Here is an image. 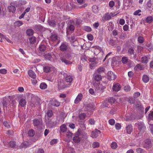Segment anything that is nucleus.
I'll list each match as a JSON object with an SVG mask.
<instances>
[{
    "label": "nucleus",
    "mask_w": 153,
    "mask_h": 153,
    "mask_svg": "<svg viewBox=\"0 0 153 153\" xmlns=\"http://www.w3.org/2000/svg\"><path fill=\"white\" fill-rule=\"evenodd\" d=\"M65 80L66 82L71 83L73 80L72 76L69 75L67 76L65 78Z\"/></svg>",
    "instance_id": "c85d7f7f"
},
{
    "label": "nucleus",
    "mask_w": 153,
    "mask_h": 153,
    "mask_svg": "<svg viewBox=\"0 0 153 153\" xmlns=\"http://www.w3.org/2000/svg\"><path fill=\"white\" fill-rule=\"evenodd\" d=\"M51 68L48 66H45L44 68V70L46 73L49 72Z\"/></svg>",
    "instance_id": "5fc2aeb1"
},
{
    "label": "nucleus",
    "mask_w": 153,
    "mask_h": 153,
    "mask_svg": "<svg viewBox=\"0 0 153 153\" xmlns=\"http://www.w3.org/2000/svg\"><path fill=\"white\" fill-rule=\"evenodd\" d=\"M57 34L56 33L52 34L50 36L51 40L52 42H55L58 39Z\"/></svg>",
    "instance_id": "aec40b11"
},
{
    "label": "nucleus",
    "mask_w": 153,
    "mask_h": 153,
    "mask_svg": "<svg viewBox=\"0 0 153 153\" xmlns=\"http://www.w3.org/2000/svg\"><path fill=\"white\" fill-rule=\"evenodd\" d=\"M122 62L123 64H126L128 62L131 63L132 62L126 56L123 57L122 58Z\"/></svg>",
    "instance_id": "f3484780"
},
{
    "label": "nucleus",
    "mask_w": 153,
    "mask_h": 153,
    "mask_svg": "<svg viewBox=\"0 0 153 153\" xmlns=\"http://www.w3.org/2000/svg\"><path fill=\"white\" fill-rule=\"evenodd\" d=\"M82 98V94L80 93L79 94L77 97H76V98L75 99L74 102L76 103L77 104L78 102H79L80 101H81V99Z\"/></svg>",
    "instance_id": "a211bd4d"
},
{
    "label": "nucleus",
    "mask_w": 153,
    "mask_h": 153,
    "mask_svg": "<svg viewBox=\"0 0 153 153\" xmlns=\"http://www.w3.org/2000/svg\"><path fill=\"white\" fill-rule=\"evenodd\" d=\"M140 95V93L139 92H136L134 94L133 97L134 98H137Z\"/></svg>",
    "instance_id": "338daca9"
},
{
    "label": "nucleus",
    "mask_w": 153,
    "mask_h": 153,
    "mask_svg": "<svg viewBox=\"0 0 153 153\" xmlns=\"http://www.w3.org/2000/svg\"><path fill=\"white\" fill-rule=\"evenodd\" d=\"M70 41L71 42H72L73 45L74 46H77L78 44V41L76 39L75 37L74 36H71L70 38Z\"/></svg>",
    "instance_id": "dca6fc26"
},
{
    "label": "nucleus",
    "mask_w": 153,
    "mask_h": 153,
    "mask_svg": "<svg viewBox=\"0 0 153 153\" xmlns=\"http://www.w3.org/2000/svg\"><path fill=\"white\" fill-rule=\"evenodd\" d=\"M3 124L4 126L7 128H8L10 127V123L7 121H4L3 123Z\"/></svg>",
    "instance_id": "bf43d9fd"
},
{
    "label": "nucleus",
    "mask_w": 153,
    "mask_h": 153,
    "mask_svg": "<svg viewBox=\"0 0 153 153\" xmlns=\"http://www.w3.org/2000/svg\"><path fill=\"white\" fill-rule=\"evenodd\" d=\"M15 3L16 2H13L11 3L10 5L8 7L9 12H12L13 13L15 12L16 10Z\"/></svg>",
    "instance_id": "7ed1b4c3"
},
{
    "label": "nucleus",
    "mask_w": 153,
    "mask_h": 153,
    "mask_svg": "<svg viewBox=\"0 0 153 153\" xmlns=\"http://www.w3.org/2000/svg\"><path fill=\"white\" fill-rule=\"evenodd\" d=\"M28 74L29 76L32 78H36V75L35 73L34 72L30 70L28 71Z\"/></svg>",
    "instance_id": "b1692460"
},
{
    "label": "nucleus",
    "mask_w": 153,
    "mask_h": 153,
    "mask_svg": "<svg viewBox=\"0 0 153 153\" xmlns=\"http://www.w3.org/2000/svg\"><path fill=\"white\" fill-rule=\"evenodd\" d=\"M121 89V86L119 83L114 84L112 88L113 91L117 92L120 90Z\"/></svg>",
    "instance_id": "f8f14e48"
},
{
    "label": "nucleus",
    "mask_w": 153,
    "mask_h": 153,
    "mask_svg": "<svg viewBox=\"0 0 153 153\" xmlns=\"http://www.w3.org/2000/svg\"><path fill=\"white\" fill-rule=\"evenodd\" d=\"M26 33L28 36H31L33 34L34 31L32 29H28L26 31Z\"/></svg>",
    "instance_id": "72a5a7b5"
},
{
    "label": "nucleus",
    "mask_w": 153,
    "mask_h": 153,
    "mask_svg": "<svg viewBox=\"0 0 153 153\" xmlns=\"http://www.w3.org/2000/svg\"><path fill=\"white\" fill-rule=\"evenodd\" d=\"M2 103L4 107H7L9 105L8 100H6V98L3 99Z\"/></svg>",
    "instance_id": "bb28decb"
},
{
    "label": "nucleus",
    "mask_w": 153,
    "mask_h": 153,
    "mask_svg": "<svg viewBox=\"0 0 153 153\" xmlns=\"http://www.w3.org/2000/svg\"><path fill=\"white\" fill-rule=\"evenodd\" d=\"M115 3L113 1H111L109 3V6L111 7H113Z\"/></svg>",
    "instance_id": "0e129e2a"
},
{
    "label": "nucleus",
    "mask_w": 153,
    "mask_h": 153,
    "mask_svg": "<svg viewBox=\"0 0 153 153\" xmlns=\"http://www.w3.org/2000/svg\"><path fill=\"white\" fill-rule=\"evenodd\" d=\"M84 29L87 32H90L91 31V28L88 26H85L84 27Z\"/></svg>",
    "instance_id": "052dcab7"
},
{
    "label": "nucleus",
    "mask_w": 153,
    "mask_h": 153,
    "mask_svg": "<svg viewBox=\"0 0 153 153\" xmlns=\"http://www.w3.org/2000/svg\"><path fill=\"white\" fill-rule=\"evenodd\" d=\"M100 144L97 142H95L92 144V147L94 148H97L99 146Z\"/></svg>",
    "instance_id": "49530a36"
},
{
    "label": "nucleus",
    "mask_w": 153,
    "mask_h": 153,
    "mask_svg": "<svg viewBox=\"0 0 153 153\" xmlns=\"http://www.w3.org/2000/svg\"><path fill=\"white\" fill-rule=\"evenodd\" d=\"M94 85L97 90L100 91L102 92L103 91V90L105 88L104 86L100 83H95Z\"/></svg>",
    "instance_id": "0eeeda50"
},
{
    "label": "nucleus",
    "mask_w": 153,
    "mask_h": 153,
    "mask_svg": "<svg viewBox=\"0 0 153 153\" xmlns=\"http://www.w3.org/2000/svg\"><path fill=\"white\" fill-rule=\"evenodd\" d=\"M29 145V143L27 141L23 142L20 145L19 147L20 149H22L23 148H26Z\"/></svg>",
    "instance_id": "5701e85b"
},
{
    "label": "nucleus",
    "mask_w": 153,
    "mask_h": 153,
    "mask_svg": "<svg viewBox=\"0 0 153 153\" xmlns=\"http://www.w3.org/2000/svg\"><path fill=\"white\" fill-rule=\"evenodd\" d=\"M144 142L145 144H144V146L145 147H146V146L147 147H149L151 146L150 144L151 143V141L149 139H147L145 140Z\"/></svg>",
    "instance_id": "2f4dec72"
},
{
    "label": "nucleus",
    "mask_w": 153,
    "mask_h": 153,
    "mask_svg": "<svg viewBox=\"0 0 153 153\" xmlns=\"http://www.w3.org/2000/svg\"><path fill=\"white\" fill-rule=\"evenodd\" d=\"M86 134L82 132V129L79 128L77 132L75 133L74 136L73 138V141L76 143H78L80 141V139L82 137V138H85Z\"/></svg>",
    "instance_id": "f257e3e1"
},
{
    "label": "nucleus",
    "mask_w": 153,
    "mask_h": 153,
    "mask_svg": "<svg viewBox=\"0 0 153 153\" xmlns=\"http://www.w3.org/2000/svg\"><path fill=\"white\" fill-rule=\"evenodd\" d=\"M93 78L94 80L96 81L99 82L101 80L102 78L101 75L94 74L93 75Z\"/></svg>",
    "instance_id": "4468645a"
},
{
    "label": "nucleus",
    "mask_w": 153,
    "mask_h": 153,
    "mask_svg": "<svg viewBox=\"0 0 153 153\" xmlns=\"http://www.w3.org/2000/svg\"><path fill=\"white\" fill-rule=\"evenodd\" d=\"M31 102L33 104H36V105L39 104V102L38 100L35 98H32L31 100Z\"/></svg>",
    "instance_id": "37998d69"
},
{
    "label": "nucleus",
    "mask_w": 153,
    "mask_h": 153,
    "mask_svg": "<svg viewBox=\"0 0 153 153\" xmlns=\"http://www.w3.org/2000/svg\"><path fill=\"white\" fill-rule=\"evenodd\" d=\"M46 46L44 45H41L39 47V49L40 51L44 52L46 50Z\"/></svg>",
    "instance_id": "473e14b6"
},
{
    "label": "nucleus",
    "mask_w": 153,
    "mask_h": 153,
    "mask_svg": "<svg viewBox=\"0 0 153 153\" xmlns=\"http://www.w3.org/2000/svg\"><path fill=\"white\" fill-rule=\"evenodd\" d=\"M100 133V131L96 129L94 131L92 132L91 136L93 138H96L98 136L99 134Z\"/></svg>",
    "instance_id": "9b49d317"
},
{
    "label": "nucleus",
    "mask_w": 153,
    "mask_h": 153,
    "mask_svg": "<svg viewBox=\"0 0 153 153\" xmlns=\"http://www.w3.org/2000/svg\"><path fill=\"white\" fill-rule=\"evenodd\" d=\"M8 143L9 146L11 148H14L16 145V143L14 141H10L9 143Z\"/></svg>",
    "instance_id": "f704fd0d"
},
{
    "label": "nucleus",
    "mask_w": 153,
    "mask_h": 153,
    "mask_svg": "<svg viewBox=\"0 0 153 153\" xmlns=\"http://www.w3.org/2000/svg\"><path fill=\"white\" fill-rule=\"evenodd\" d=\"M128 102L131 104H134L135 102V100L132 98H130L128 99Z\"/></svg>",
    "instance_id": "864d4df0"
},
{
    "label": "nucleus",
    "mask_w": 153,
    "mask_h": 153,
    "mask_svg": "<svg viewBox=\"0 0 153 153\" xmlns=\"http://www.w3.org/2000/svg\"><path fill=\"white\" fill-rule=\"evenodd\" d=\"M66 126L65 125H63L60 127V131L63 132L66 131Z\"/></svg>",
    "instance_id": "c9c22d12"
},
{
    "label": "nucleus",
    "mask_w": 153,
    "mask_h": 153,
    "mask_svg": "<svg viewBox=\"0 0 153 153\" xmlns=\"http://www.w3.org/2000/svg\"><path fill=\"white\" fill-rule=\"evenodd\" d=\"M35 131H34L32 130L31 129L30 130L28 133V134L29 136L30 137H33Z\"/></svg>",
    "instance_id": "c03bdc74"
},
{
    "label": "nucleus",
    "mask_w": 153,
    "mask_h": 153,
    "mask_svg": "<svg viewBox=\"0 0 153 153\" xmlns=\"http://www.w3.org/2000/svg\"><path fill=\"white\" fill-rule=\"evenodd\" d=\"M33 124L34 126L37 128H40L42 126L41 120L36 119L33 120Z\"/></svg>",
    "instance_id": "39448f33"
},
{
    "label": "nucleus",
    "mask_w": 153,
    "mask_h": 153,
    "mask_svg": "<svg viewBox=\"0 0 153 153\" xmlns=\"http://www.w3.org/2000/svg\"><path fill=\"white\" fill-rule=\"evenodd\" d=\"M23 23L22 21H18L15 22V24L16 26L17 27H19L22 25Z\"/></svg>",
    "instance_id": "de8ad7c7"
},
{
    "label": "nucleus",
    "mask_w": 153,
    "mask_h": 153,
    "mask_svg": "<svg viewBox=\"0 0 153 153\" xmlns=\"http://www.w3.org/2000/svg\"><path fill=\"white\" fill-rule=\"evenodd\" d=\"M141 62L143 63L147 64L148 62V58L147 56H143L141 59Z\"/></svg>",
    "instance_id": "a878e982"
},
{
    "label": "nucleus",
    "mask_w": 153,
    "mask_h": 153,
    "mask_svg": "<svg viewBox=\"0 0 153 153\" xmlns=\"http://www.w3.org/2000/svg\"><path fill=\"white\" fill-rule=\"evenodd\" d=\"M136 70L138 69L140 70H143L144 69V67L140 64H137L134 68Z\"/></svg>",
    "instance_id": "4be33fe9"
},
{
    "label": "nucleus",
    "mask_w": 153,
    "mask_h": 153,
    "mask_svg": "<svg viewBox=\"0 0 153 153\" xmlns=\"http://www.w3.org/2000/svg\"><path fill=\"white\" fill-rule=\"evenodd\" d=\"M19 103V105L21 106L24 107L26 104V101L25 99L22 98L20 100Z\"/></svg>",
    "instance_id": "393cba45"
},
{
    "label": "nucleus",
    "mask_w": 153,
    "mask_h": 153,
    "mask_svg": "<svg viewBox=\"0 0 153 153\" xmlns=\"http://www.w3.org/2000/svg\"><path fill=\"white\" fill-rule=\"evenodd\" d=\"M124 89L126 91L128 92L130 90V87L129 86H126L124 87Z\"/></svg>",
    "instance_id": "69168bd1"
},
{
    "label": "nucleus",
    "mask_w": 153,
    "mask_h": 153,
    "mask_svg": "<svg viewBox=\"0 0 153 153\" xmlns=\"http://www.w3.org/2000/svg\"><path fill=\"white\" fill-rule=\"evenodd\" d=\"M105 69L103 67H101L98 69V71L99 73L101 74L104 72Z\"/></svg>",
    "instance_id": "3c124183"
},
{
    "label": "nucleus",
    "mask_w": 153,
    "mask_h": 153,
    "mask_svg": "<svg viewBox=\"0 0 153 153\" xmlns=\"http://www.w3.org/2000/svg\"><path fill=\"white\" fill-rule=\"evenodd\" d=\"M68 86V85L65 84L62 80H60L58 82V88L60 89L65 88Z\"/></svg>",
    "instance_id": "6e6552de"
},
{
    "label": "nucleus",
    "mask_w": 153,
    "mask_h": 153,
    "mask_svg": "<svg viewBox=\"0 0 153 153\" xmlns=\"http://www.w3.org/2000/svg\"><path fill=\"white\" fill-rule=\"evenodd\" d=\"M87 37L89 40L91 41L93 39V36L91 34H89L87 35Z\"/></svg>",
    "instance_id": "e2e57ef3"
},
{
    "label": "nucleus",
    "mask_w": 153,
    "mask_h": 153,
    "mask_svg": "<svg viewBox=\"0 0 153 153\" xmlns=\"http://www.w3.org/2000/svg\"><path fill=\"white\" fill-rule=\"evenodd\" d=\"M68 45L66 42L62 43L59 47L60 50L62 52H64L67 51L68 48Z\"/></svg>",
    "instance_id": "423d86ee"
},
{
    "label": "nucleus",
    "mask_w": 153,
    "mask_h": 153,
    "mask_svg": "<svg viewBox=\"0 0 153 153\" xmlns=\"http://www.w3.org/2000/svg\"><path fill=\"white\" fill-rule=\"evenodd\" d=\"M29 40L30 43L31 44H34L35 43L36 41V38L34 36H33L32 37L29 38Z\"/></svg>",
    "instance_id": "58836bf2"
},
{
    "label": "nucleus",
    "mask_w": 153,
    "mask_h": 153,
    "mask_svg": "<svg viewBox=\"0 0 153 153\" xmlns=\"http://www.w3.org/2000/svg\"><path fill=\"white\" fill-rule=\"evenodd\" d=\"M109 123L111 125H113L115 123V121L113 119H111L109 120Z\"/></svg>",
    "instance_id": "4d7b16f0"
},
{
    "label": "nucleus",
    "mask_w": 153,
    "mask_h": 153,
    "mask_svg": "<svg viewBox=\"0 0 153 153\" xmlns=\"http://www.w3.org/2000/svg\"><path fill=\"white\" fill-rule=\"evenodd\" d=\"M111 103L109 102L108 100H106L104 101L101 105V107L103 108L109 109V108L111 107Z\"/></svg>",
    "instance_id": "9d476101"
},
{
    "label": "nucleus",
    "mask_w": 153,
    "mask_h": 153,
    "mask_svg": "<svg viewBox=\"0 0 153 153\" xmlns=\"http://www.w3.org/2000/svg\"><path fill=\"white\" fill-rule=\"evenodd\" d=\"M132 126L131 125H129L126 127V131L127 133L128 134H130L132 131Z\"/></svg>",
    "instance_id": "412c9836"
},
{
    "label": "nucleus",
    "mask_w": 153,
    "mask_h": 153,
    "mask_svg": "<svg viewBox=\"0 0 153 153\" xmlns=\"http://www.w3.org/2000/svg\"><path fill=\"white\" fill-rule=\"evenodd\" d=\"M152 18L151 16H149L147 17L146 19V21L147 22L150 23L152 20Z\"/></svg>",
    "instance_id": "a18cd8bd"
},
{
    "label": "nucleus",
    "mask_w": 153,
    "mask_h": 153,
    "mask_svg": "<svg viewBox=\"0 0 153 153\" xmlns=\"http://www.w3.org/2000/svg\"><path fill=\"white\" fill-rule=\"evenodd\" d=\"M44 57L45 59L49 60H51L52 59V56L51 54L49 53H47L44 55Z\"/></svg>",
    "instance_id": "cd10ccee"
},
{
    "label": "nucleus",
    "mask_w": 153,
    "mask_h": 153,
    "mask_svg": "<svg viewBox=\"0 0 153 153\" xmlns=\"http://www.w3.org/2000/svg\"><path fill=\"white\" fill-rule=\"evenodd\" d=\"M61 60L62 62L64 63L66 65H70L72 63V62L69 60L67 59L66 58L62 57L61 59Z\"/></svg>",
    "instance_id": "6ab92c4d"
},
{
    "label": "nucleus",
    "mask_w": 153,
    "mask_h": 153,
    "mask_svg": "<svg viewBox=\"0 0 153 153\" xmlns=\"http://www.w3.org/2000/svg\"><path fill=\"white\" fill-rule=\"evenodd\" d=\"M86 116V114L84 113H82L79 115V117L81 120H84Z\"/></svg>",
    "instance_id": "8fccbe9b"
},
{
    "label": "nucleus",
    "mask_w": 153,
    "mask_h": 153,
    "mask_svg": "<svg viewBox=\"0 0 153 153\" xmlns=\"http://www.w3.org/2000/svg\"><path fill=\"white\" fill-rule=\"evenodd\" d=\"M48 23L50 25L53 27L55 26L56 25L55 21L53 20L49 21Z\"/></svg>",
    "instance_id": "ea45409f"
},
{
    "label": "nucleus",
    "mask_w": 153,
    "mask_h": 153,
    "mask_svg": "<svg viewBox=\"0 0 153 153\" xmlns=\"http://www.w3.org/2000/svg\"><path fill=\"white\" fill-rule=\"evenodd\" d=\"M138 130L140 131H143L145 129V127L143 123L139 122L136 124Z\"/></svg>",
    "instance_id": "1a4fd4ad"
},
{
    "label": "nucleus",
    "mask_w": 153,
    "mask_h": 153,
    "mask_svg": "<svg viewBox=\"0 0 153 153\" xmlns=\"http://www.w3.org/2000/svg\"><path fill=\"white\" fill-rule=\"evenodd\" d=\"M144 41V39L142 36H140L138 37V41L140 43H143V42Z\"/></svg>",
    "instance_id": "603ef678"
},
{
    "label": "nucleus",
    "mask_w": 153,
    "mask_h": 153,
    "mask_svg": "<svg viewBox=\"0 0 153 153\" xmlns=\"http://www.w3.org/2000/svg\"><path fill=\"white\" fill-rule=\"evenodd\" d=\"M92 10L95 13H97L99 10L98 6L97 5H94L92 7Z\"/></svg>",
    "instance_id": "4c0bfd02"
},
{
    "label": "nucleus",
    "mask_w": 153,
    "mask_h": 153,
    "mask_svg": "<svg viewBox=\"0 0 153 153\" xmlns=\"http://www.w3.org/2000/svg\"><path fill=\"white\" fill-rule=\"evenodd\" d=\"M68 25L66 33L67 35H70L71 34L70 31L72 32L75 29L74 22L73 20H69L68 22Z\"/></svg>",
    "instance_id": "f03ea898"
},
{
    "label": "nucleus",
    "mask_w": 153,
    "mask_h": 153,
    "mask_svg": "<svg viewBox=\"0 0 153 153\" xmlns=\"http://www.w3.org/2000/svg\"><path fill=\"white\" fill-rule=\"evenodd\" d=\"M47 116L48 117H51L52 116V113L51 110H48L46 113Z\"/></svg>",
    "instance_id": "13d9d810"
},
{
    "label": "nucleus",
    "mask_w": 153,
    "mask_h": 153,
    "mask_svg": "<svg viewBox=\"0 0 153 153\" xmlns=\"http://www.w3.org/2000/svg\"><path fill=\"white\" fill-rule=\"evenodd\" d=\"M46 123L47 125L50 127H52L56 125V122L52 121L51 120L49 119L48 120H46Z\"/></svg>",
    "instance_id": "ddd939ff"
},
{
    "label": "nucleus",
    "mask_w": 153,
    "mask_h": 153,
    "mask_svg": "<svg viewBox=\"0 0 153 153\" xmlns=\"http://www.w3.org/2000/svg\"><path fill=\"white\" fill-rule=\"evenodd\" d=\"M136 151L138 153H144L143 150L140 148L137 149L136 150Z\"/></svg>",
    "instance_id": "774afa93"
},
{
    "label": "nucleus",
    "mask_w": 153,
    "mask_h": 153,
    "mask_svg": "<svg viewBox=\"0 0 153 153\" xmlns=\"http://www.w3.org/2000/svg\"><path fill=\"white\" fill-rule=\"evenodd\" d=\"M142 80L144 82L147 83L149 81V78L147 75H144L143 76Z\"/></svg>",
    "instance_id": "c756f323"
},
{
    "label": "nucleus",
    "mask_w": 153,
    "mask_h": 153,
    "mask_svg": "<svg viewBox=\"0 0 153 153\" xmlns=\"http://www.w3.org/2000/svg\"><path fill=\"white\" fill-rule=\"evenodd\" d=\"M111 18V16L109 14H105L104 16L102 18L104 20H108Z\"/></svg>",
    "instance_id": "e433bc0d"
},
{
    "label": "nucleus",
    "mask_w": 153,
    "mask_h": 153,
    "mask_svg": "<svg viewBox=\"0 0 153 153\" xmlns=\"http://www.w3.org/2000/svg\"><path fill=\"white\" fill-rule=\"evenodd\" d=\"M51 104L54 106L57 107L60 105V103L59 102L57 101L56 100H54L52 101Z\"/></svg>",
    "instance_id": "7c9ffc66"
},
{
    "label": "nucleus",
    "mask_w": 153,
    "mask_h": 153,
    "mask_svg": "<svg viewBox=\"0 0 153 153\" xmlns=\"http://www.w3.org/2000/svg\"><path fill=\"white\" fill-rule=\"evenodd\" d=\"M73 134L70 131L67 132L66 134V136L68 138H71Z\"/></svg>",
    "instance_id": "6e6d98bb"
},
{
    "label": "nucleus",
    "mask_w": 153,
    "mask_h": 153,
    "mask_svg": "<svg viewBox=\"0 0 153 153\" xmlns=\"http://www.w3.org/2000/svg\"><path fill=\"white\" fill-rule=\"evenodd\" d=\"M107 75L108 79L110 80H114L116 78L115 75L111 71H108Z\"/></svg>",
    "instance_id": "20e7f679"
},
{
    "label": "nucleus",
    "mask_w": 153,
    "mask_h": 153,
    "mask_svg": "<svg viewBox=\"0 0 153 153\" xmlns=\"http://www.w3.org/2000/svg\"><path fill=\"white\" fill-rule=\"evenodd\" d=\"M111 146L112 149H115L117 148V145L116 142H113L111 144Z\"/></svg>",
    "instance_id": "79ce46f5"
},
{
    "label": "nucleus",
    "mask_w": 153,
    "mask_h": 153,
    "mask_svg": "<svg viewBox=\"0 0 153 153\" xmlns=\"http://www.w3.org/2000/svg\"><path fill=\"white\" fill-rule=\"evenodd\" d=\"M116 100V99L113 97L110 98V99L108 100V101L111 103V105L112 104L114 103Z\"/></svg>",
    "instance_id": "09e8293b"
},
{
    "label": "nucleus",
    "mask_w": 153,
    "mask_h": 153,
    "mask_svg": "<svg viewBox=\"0 0 153 153\" xmlns=\"http://www.w3.org/2000/svg\"><path fill=\"white\" fill-rule=\"evenodd\" d=\"M128 53L129 55H134L135 57L136 53L135 52L134 49L132 47L129 48L128 50Z\"/></svg>",
    "instance_id": "2eb2a0df"
},
{
    "label": "nucleus",
    "mask_w": 153,
    "mask_h": 153,
    "mask_svg": "<svg viewBox=\"0 0 153 153\" xmlns=\"http://www.w3.org/2000/svg\"><path fill=\"white\" fill-rule=\"evenodd\" d=\"M0 73L3 74H6L7 73V70L5 69H1Z\"/></svg>",
    "instance_id": "680f3d73"
},
{
    "label": "nucleus",
    "mask_w": 153,
    "mask_h": 153,
    "mask_svg": "<svg viewBox=\"0 0 153 153\" xmlns=\"http://www.w3.org/2000/svg\"><path fill=\"white\" fill-rule=\"evenodd\" d=\"M47 87V85L45 83H41L40 85V88L42 89H45Z\"/></svg>",
    "instance_id": "a19ab883"
}]
</instances>
